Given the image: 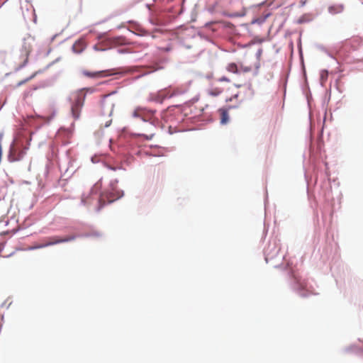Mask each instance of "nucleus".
Segmentation results:
<instances>
[{
  "label": "nucleus",
  "mask_w": 363,
  "mask_h": 363,
  "mask_svg": "<svg viewBox=\"0 0 363 363\" xmlns=\"http://www.w3.org/2000/svg\"><path fill=\"white\" fill-rule=\"evenodd\" d=\"M219 80L221 82H229L230 81L229 79L225 77H221Z\"/></svg>",
  "instance_id": "2eb2a0df"
},
{
  "label": "nucleus",
  "mask_w": 363,
  "mask_h": 363,
  "mask_svg": "<svg viewBox=\"0 0 363 363\" xmlns=\"http://www.w3.org/2000/svg\"><path fill=\"white\" fill-rule=\"evenodd\" d=\"M220 115V123L222 124H226L229 120V116L228 111L225 108L219 109Z\"/></svg>",
  "instance_id": "1a4fd4ad"
},
{
  "label": "nucleus",
  "mask_w": 363,
  "mask_h": 363,
  "mask_svg": "<svg viewBox=\"0 0 363 363\" xmlns=\"http://www.w3.org/2000/svg\"><path fill=\"white\" fill-rule=\"evenodd\" d=\"M153 135H151V136L150 138H148V139H152Z\"/></svg>",
  "instance_id": "f3484780"
},
{
  "label": "nucleus",
  "mask_w": 363,
  "mask_h": 363,
  "mask_svg": "<svg viewBox=\"0 0 363 363\" xmlns=\"http://www.w3.org/2000/svg\"><path fill=\"white\" fill-rule=\"evenodd\" d=\"M262 50L259 49L255 55L250 57V61L244 60L238 64L231 62L226 67V70L229 72L238 74L240 72H254L257 74L260 67V56Z\"/></svg>",
  "instance_id": "f257e3e1"
},
{
  "label": "nucleus",
  "mask_w": 363,
  "mask_h": 363,
  "mask_svg": "<svg viewBox=\"0 0 363 363\" xmlns=\"http://www.w3.org/2000/svg\"><path fill=\"white\" fill-rule=\"evenodd\" d=\"M118 52L119 53H125V52H129V51H128L127 50L121 49V50H118Z\"/></svg>",
  "instance_id": "dca6fc26"
},
{
  "label": "nucleus",
  "mask_w": 363,
  "mask_h": 363,
  "mask_svg": "<svg viewBox=\"0 0 363 363\" xmlns=\"http://www.w3.org/2000/svg\"><path fill=\"white\" fill-rule=\"evenodd\" d=\"M85 97L86 94L82 91L74 92L70 96V111L72 116L74 120H78L80 118V114L84 104Z\"/></svg>",
  "instance_id": "7ed1b4c3"
},
{
  "label": "nucleus",
  "mask_w": 363,
  "mask_h": 363,
  "mask_svg": "<svg viewBox=\"0 0 363 363\" xmlns=\"http://www.w3.org/2000/svg\"><path fill=\"white\" fill-rule=\"evenodd\" d=\"M299 50L300 51L301 50V46H299Z\"/></svg>",
  "instance_id": "a211bd4d"
},
{
  "label": "nucleus",
  "mask_w": 363,
  "mask_h": 363,
  "mask_svg": "<svg viewBox=\"0 0 363 363\" xmlns=\"http://www.w3.org/2000/svg\"><path fill=\"white\" fill-rule=\"evenodd\" d=\"M77 236L74 235H71L66 236L65 238H60L58 236H52L46 238V240L44 242H42L39 245H37L35 246H33L31 247V249H40V248H44L48 246L62 243V242H67L73 241L76 239Z\"/></svg>",
  "instance_id": "20e7f679"
},
{
  "label": "nucleus",
  "mask_w": 363,
  "mask_h": 363,
  "mask_svg": "<svg viewBox=\"0 0 363 363\" xmlns=\"http://www.w3.org/2000/svg\"><path fill=\"white\" fill-rule=\"evenodd\" d=\"M328 72L327 70L323 69L320 72V81H321L322 84L325 82V81L328 79Z\"/></svg>",
  "instance_id": "f8f14e48"
},
{
  "label": "nucleus",
  "mask_w": 363,
  "mask_h": 363,
  "mask_svg": "<svg viewBox=\"0 0 363 363\" xmlns=\"http://www.w3.org/2000/svg\"><path fill=\"white\" fill-rule=\"evenodd\" d=\"M299 50L300 51L301 50V46H299Z\"/></svg>",
  "instance_id": "6ab92c4d"
},
{
  "label": "nucleus",
  "mask_w": 363,
  "mask_h": 363,
  "mask_svg": "<svg viewBox=\"0 0 363 363\" xmlns=\"http://www.w3.org/2000/svg\"><path fill=\"white\" fill-rule=\"evenodd\" d=\"M313 18L311 14L306 13V14L303 15L302 16H301L298 19L297 23H308V22H311V21H313Z\"/></svg>",
  "instance_id": "9d476101"
},
{
  "label": "nucleus",
  "mask_w": 363,
  "mask_h": 363,
  "mask_svg": "<svg viewBox=\"0 0 363 363\" xmlns=\"http://www.w3.org/2000/svg\"><path fill=\"white\" fill-rule=\"evenodd\" d=\"M154 115L153 111H149L143 108H137L133 113V116L135 118H140L146 121H148Z\"/></svg>",
  "instance_id": "423d86ee"
},
{
  "label": "nucleus",
  "mask_w": 363,
  "mask_h": 363,
  "mask_svg": "<svg viewBox=\"0 0 363 363\" xmlns=\"http://www.w3.org/2000/svg\"><path fill=\"white\" fill-rule=\"evenodd\" d=\"M126 43L125 40L122 38H109L108 42L106 45H125Z\"/></svg>",
  "instance_id": "6e6552de"
},
{
  "label": "nucleus",
  "mask_w": 363,
  "mask_h": 363,
  "mask_svg": "<svg viewBox=\"0 0 363 363\" xmlns=\"http://www.w3.org/2000/svg\"><path fill=\"white\" fill-rule=\"evenodd\" d=\"M25 154L26 152L24 150H18L13 145H11L9 153V160L10 162L21 160Z\"/></svg>",
  "instance_id": "39448f33"
},
{
  "label": "nucleus",
  "mask_w": 363,
  "mask_h": 363,
  "mask_svg": "<svg viewBox=\"0 0 363 363\" xmlns=\"http://www.w3.org/2000/svg\"><path fill=\"white\" fill-rule=\"evenodd\" d=\"M35 74H33L32 76H30V77L28 78H26V79L24 80H22L21 82H19L18 84H17V86H20L21 85H23V84H25L26 82H28L30 79H33L34 77H35Z\"/></svg>",
  "instance_id": "4468645a"
},
{
  "label": "nucleus",
  "mask_w": 363,
  "mask_h": 363,
  "mask_svg": "<svg viewBox=\"0 0 363 363\" xmlns=\"http://www.w3.org/2000/svg\"><path fill=\"white\" fill-rule=\"evenodd\" d=\"M235 86L241 89L240 91L235 93L230 98L225 99L226 102L235 101L236 104L234 107L238 106V105L245 99L251 98L254 96L255 91L252 84H235Z\"/></svg>",
  "instance_id": "f03ea898"
},
{
  "label": "nucleus",
  "mask_w": 363,
  "mask_h": 363,
  "mask_svg": "<svg viewBox=\"0 0 363 363\" xmlns=\"http://www.w3.org/2000/svg\"><path fill=\"white\" fill-rule=\"evenodd\" d=\"M4 251V245L3 243H0V257L9 256V254H6Z\"/></svg>",
  "instance_id": "ddd939ff"
},
{
  "label": "nucleus",
  "mask_w": 363,
  "mask_h": 363,
  "mask_svg": "<svg viewBox=\"0 0 363 363\" xmlns=\"http://www.w3.org/2000/svg\"><path fill=\"white\" fill-rule=\"evenodd\" d=\"M223 92V89L220 87H213L208 91L209 95L213 96H217Z\"/></svg>",
  "instance_id": "9b49d317"
},
{
  "label": "nucleus",
  "mask_w": 363,
  "mask_h": 363,
  "mask_svg": "<svg viewBox=\"0 0 363 363\" xmlns=\"http://www.w3.org/2000/svg\"><path fill=\"white\" fill-rule=\"evenodd\" d=\"M83 74L85 76L90 77L109 76V75L113 74V73L111 72V70H104V71H99V72H90L89 71H83Z\"/></svg>",
  "instance_id": "0eeeda50"
}]
</instances>
